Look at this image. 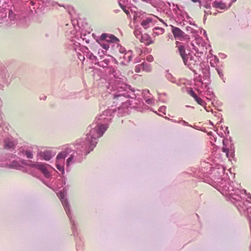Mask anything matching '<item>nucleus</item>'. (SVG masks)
I'll use <instances>...</instances> for the list:
<instances>
[{"label":"nucleus","mask_w":251,"mask_h":251,"mask_svg":"<svg viewBox=\"0 0 251 251\" xmlns=\"http://www.w3.org/2000/svg\"><path fill=\"white\" fill-rule=\"evenodd\" d=\"M105 72L112 78L107 86L108 92L113 97V104L111 108L104 110L97 116L93 123L87 127L88 132L84 139H81L76 144L75 151L70 153L67 159L68 164L80 163L83 156L86 155L92 151L96 146L98 139L101 137L108 128L112 118L116 114L118 117L124 116L127 112V108L132 105V101L129 99H134L140 95L141 91L135 90L131 86L124 82L121 73L116 68L108 67Z\"/></svg>","instance_id":"nucleus-1"},{"label":"nucleus","mask_w":251,"mask_h":251,"mask_svg":"<svg viewBox=\"0 0 251 251\" xmlns=\"http://www.w3.org/2000/svg\"><path fill=\"white\" fill-rule=\"evenodd\" d=\"M13 8L10 9H5L0 7V24L4 22H9L7 25H11L12 24L17 23H23L25 21V18L27 17L29 10L27 7L29 4L32 6L35 3L31 0L25 2L22 0H12Z\"/></svg>","instance_id":"nucleus-2"},{"label":"nucleus","mask_w":251,"mask_h":251,"mask_svg":"<svg viewBox=\"0 0 251 251\" xmlns=\"http://www.w3.org/2000/svg\"><path fill=\"white\" fill-rule=\"evenodd\" d=\"M176 44L178 47V52L185 66L189 68L195 74L197 70H200L202 67V59L201 57L195 54H193L190 52L186 53V47L183 44L178 41L176 42Z\"/></svg>","instance_id":"nucleus-3"},{"label":"nucleus","mask_w":251,"mask_h":251,"mask_svg":"<svg viewBox=\"0 0 251 251\" xmlns=\"http://www.w3.org/2000/svg\"><path fill=\"white\" fill-rule=\"evenodd\" d=\"M64 189H65V192L60 191L58 193L57 196L60 200L65 212L70 219L72 226V229L73 230V233L75 234V232L76 230V225L75 221L73 220V216L71 210L70 205L68 199L66 198L67 193L66 191L67 189H66V187L63 189V190Z\"/></svg>","instance_id":"nucleus-4"},{"label":"nucleus","mask_w":251,"mask_h":251,"mask_svg":"<svg viewBox=\"0 0 251 251\" xmlns=\"http://www.w3.org/2000/svg\"><path fill=\"white\" fill-rule=\"evenodd\" d=\"M0 143H3L5 150L13 151L18 144V140L2 129L0 131Z\"/></svg>","instance_id":"nucleus-5"},{"label":"nucleus","mask_w":251,"mask_h":251,"mask_svg":"<svg viewBox=\"0 0 251 251\" xmlns=\"http://www.w3.org/2000/svg\"><path fill=\"white\" fill-rule=\"evenodd\" d=\"M9 77V75L7 70L3 66L0 67V89L3 88L2 83L8 85L9 81L8 78ZM3 106V102L0 97V127H2L3 124V113L2 112V107Z\"/></svg>","instance_id":"nucleus-6"},{"label":"nucleus","mask_w":251,"mask_h":251,"mask_svg":"<svg viewBox=\"0 0 251 251\" xmlns=\"http://www.w3.org/2000/svg\"><path fill=\"white\" fill-rule=\"evenodd\" d=\"M73 25H74V28L75 29H73V30L70 31V34L71 35L70 37H68L69 39L67 41V43L65 44L66 47L67 49L70 50H73L77 52L80 46V43L77 42L76 39L79 40L78 38V35H76V28L75 27V22L73 21Z\"/></svg>","instance_id":"nucleus-7"},{"label":"nucleus","mask_w":251,"mask_h":251,"mask_svg":"<svg viewBox=\"0 0 251 251\" xmlns=\"http://www.w3.org/2000/svg\"><path fill=\"white\" fill-rule=\"evenodd\" d=\"M212 178L219 185L222 182L224 181V179H226L227 174H225V167L222 165L218 166L217 167L211 168Z\"/></svg>","instance_id":"nucleus-8"},{"label":"nucleus","mask_w":251,"mask_h":251,"mask_svg":"<svg viewBox=\"0 0 251 251\" xmlns=\"http://www.w3.org/2000/svg\"><path fill=\"white\" fill-rule=\"evenodd\" d=\"M72 152V149L71 148L67 147L61 152H59L56 157V167L59 171L61 172V174L63 175L65 173V170L63 165L65 159Z\"/></svg>","instance_id":"nucleus-9"},{"label":"nucleus","mask_w":251,"mask_h":251,"mask_svg":"<svg viewBox=\"0 0 251 251\" xmlns=\"http://www.w3.org/2000/svg\"><path fill=\"white\" fill-rule=\"evenodd\" d=\"M223 151L226 153V156L229 158H233L234 156V147L231 137L229 139L225 138L223 140Z\"/></svg>","instance_id":"nucleus-10"},{"label":"nucleus","mask_w":251,"mask_h":251,"mask_svg":"<svg viewBox=\"0 0 251 251\" xmlns=\"http://www.w3.org/2000/svg\"><path fill=\"white\" fill-rule=\"evenodd\" d=\"M98 53L99 54L100 59L98 58L97 61L95 62V64L99 67H102L103 68H106L109 65L111 60H114L116 63H118L117 61L112 56H105L103 55H101L100 51Z\"/></svg>","instance_id":"nucleus-11"},{"label":"nucleus","mask_w":251,"mask_h":251,"mask_svg":"<svg viewBox=\"0 0 251 251\" xmlns=\"http://www.w3.org/2000/svg\"><path fill=\"white\" fill-rule=\"evenodd\" d=\"M50 166L49 164L38 162H33L32 168L39 171L46 177L49 178L50 174L48 168Z\"/></svg>","instance_id":"nucleus-12"},{"label":"nucleus","mask_w":251,"mask_h":251,"mask_svg":"<svg viewBox=\"0 0 251 251\" xmlns=\"http://www.w3.org/2000/svg\"><path fill=\"white\" fill-rule=\"evenodd\" d=\"M33 147L32 146H24L19 149L18 154L20 157H25L28 159L33 157Z\"/></svg>","instance_id":"nucleus-13"},{"label":"nucleus","mask_w":251,"mask_h":251,"mask_svg":"<svg viewBox=\"0 0 251 251\" xmlns=\"http://www.w3.org/2000/svg\"><path fill=\"white\" fill-rule=\"evenodd\" d=\"M236 0H231V1L227 3L226 1L222 0H215L212 2V6L215 8L221 10H227L232 4V3L236 1Z\"/></svg>","instance_id":"nucleus-14"},{"label":"nucleus","mask_w":251,"mask_h":251,"mask_svg":"<svg viewBox=\"0 0 251 251\" xmlns=\"http://www.w3.org/2000/svg\"><path fill=\"white\" fill-rule=\"evenodd\" d=\"M17 157L16 155L12 153H2L0 155V167H8L11 158Z\"/></svg>","instance_id":"nucleus-15"},{"label":"nucleus","mask_w":251,"mask_h":251,"mask_svg":"<svg viewBox=\"0 0 251 251\" xmlns=\"http://www.w3.org/2000/svg\"><path fill=\"white\" fill-rule=\"evenodd\" d=\"M203 89V91H201L198 90V92L200 94L203 93V95L206 97L207 100H212V99L215 97V95L213 91L210 90V88L208 85L206 84L201 83V87Z\"/></svg>","instance_id":"nucleus-16"},{"label":"nucleus","mask_w":251,"mask_h":251,"mask_svg":"<svg viewBox=\"0 0 251 251\" xmlns=\"http://www.w3.org/2000/svg\"><path fill=\"white\" fill-rule=\"evenodd\" d=\"M100 36L101 40H105V41L108 43H115L119 41V39L113 34L103 33Z\"/></svg>","instance_id":"nucleus-17"},{"label":"nucleus","mask_w":251,"mask_h":251,"mask_svg":"<svg viewBox=\"0 0 251 251\" xmlns=\"http://www.w3.org/2000/svg\"><path fill=\"white\" fill-rule=\"evenodd\" d=\"M54 155V154L52 151H41L39 153V157L43 160L49 161L50 160Z\"/></svg>","instance_id":"nucleus-18"},{"label":"nucleus","mask_w":251,"mask_h":251,"mask_svg":"<svg viewBox=\"0 0 251 251\" xmlns=\"http://www.w3.org/2000/svg\"><path fill=\"white\" fill-rule=\"evenodd\" d=\"M171 26L172 32L176 39H180L183 37L184 33L180 28L173 25Z\"/></svg>","instance_id":"nucleus-19"},{"label":"nucleus","mask_w":251,"mask_h":251,"mask_svg":"<svg viewBox=\"0 0 251 251\" xmlns=\"http://www.w3.org/2000/svg\"><path fill=\"white\" fill-rule=\"evenodd\" d=\"M96 41L105 50H101V52L104 54L109 48V43L105 41V40H101V36L97 37Z\"/></svg>","instance_id":"nucleus-20"},{"label":"nucleus","mask_w":251,"mask_h":251,"mask_svg":"<svg viewBox=\"0 0 251 251\" xmlns=\"http://www.w3.org/2000/svg\"><path fill=\"white\" fill-rule=\"evenodd\" d=\"M8 167L20 170L23 168V166L21 164L20 161L16 160L15 158H11Z\"/></svg>","instance_id":"nucleus-21"},{"label":"nucleus","mask_w":251,"mask_h":251,"mask_svg":"<svg viewBox=\"0 0 251 251\" xmlns=\"http://www.w3.org/2000/svg\"><path fill=\"white\" fill-rule=\"evenodd\" d=\"M141 25L145 29H147L153 25V19L151 17L146 18L142 20Z\"/></svg>","instance_id":"nucleus-22"},{"label":"nucleus","mask_w":251,"mask_h":251,"mask_svg":"<svg viewBox=\"0 0 251 251\" xmlns=\"http://www.w3.org/2000/svg\"><path fill=\"white\" fill-rule=\"evenodd\" d=\"M199 5H200V7H203L207 9V10H204V13H205V15L206 14L208 15V14H211V12L210 10V9H211V5H210L209 3H207L203 1L202 2L201 1Z\"/></svg>","instance_id":"nucleus-23"},{"label":"nucleus","mask_w":251,"mask_h":251,"mask_svg":"<svg viewBox=\"0 0 251 251\" xmlns=\"http://www.w3.org/2000/svg\"><path fill=\"white\" fill-rule=\"evenodd\" d=\"M80 38L82 40L85 41L87 44H89L90 42V32H88V33H81L80 34Z\"/></svg>","instance_id":"nucleus-24"},{"label":"nucleus","mask_w":251,"mask_h":251,"mask_svg":"<svg viewBox=\"0 0 251 251\" xmlns=\"http://www.w3.org/2000/svg\"><path fill=\"white\" fill-rule=\"evenodd\" d=\"M132 53L133 52L131 50H129L125 53L123 57L124 60L126 61L127 63H129L131 61L132 57Z\"/></svg>","instance_id":"nucleus-25"},{"label":"nucleus","mask_w":251,"mask_h":251,"mask_svg":"<svg viewBox=\"0 0 251 251\" xmlns=\"http://www.w3.org/2000/svg\"><path fill=\"white\" fill-rule=\"evenodd\" d=\"M67 178L66 177L63 176L62 179L61 180H57L56 181V186L58 188L63 187L66 183Z\"/></svg>","instance_id":"nucleus-26"},{"label":"nucleus","mask_w":251,"mask_h":251,"mask_svg":"<svg viewBox=\"0 0 251 251\" xmlns=\"http://www.w3.org/2000/svg\"><path fill=\"white\" fill-rule=\"evenodd\" d=\"M153 35L154 36L155 35H161L164 32V29L162 27H155L153 28Z\"/></svg>","instance_id":"nucleus-27"},{"label":"nucleus","mask_w":251,"mask_h":251,"mask_svg":"<svg viewBox=\"0 0 251 251\" xmlns=\"http://www.w3.org/2000/svg\"><path fill=\"white\" fill-rule=\"evenodd\" d=\"M142 69L147 72H150L151 70V65L145 62L141 64Z\"/></svg>","instance_id":"nucleus-28"},{"label":"nucleus","mask_w":251,"mask_h":251,"mask_svg":"<svg viewBox=\"0 0 251 251\" xmlns=\"http://www.w3.org/2000/svg\"><path fill=\"white\" fill-rule=\"evenodd\" d=\"M197 102L198 104L201 106H203L204 107L205 109L209 112L210 110L207 108V107L206 106V103L200 97H197L194 99Z\"/></svg>","instance_id":"nucleus-29"},{"label":"nucleus","mask_w":251,"mask_h":251,"mask_svg":"<svg viewBox=\"0 0 251 251\" xmlns=\"http://www.w3.org/2000/svg\"><path fill=\"white\" fill-rule=\"evenodd\" d=\"M140 40L141 42H144L147 45H150L152 43L147 35H141Z\"/></svg>","instance_id":"nucleus-30"},{"label":"nucleus","mask_w":251,"mask_h":251,"mask_svg":"<svg viewBox=\"0 0 251 251\" xmlns=\"http://www.w3.org/2000/svg\"><path fill=\"white\" fill-rule=\"evenodd\" d=\"M78 50H79L81 52L82 54H83L85 57L87 55V53L90 52L87 47L82 46H80V47L79 48Z\"/></svg>","instance_id":"nucleus-31"},{"label":"nucleus","mask_w":251,"mask_h":251,"mask_svg":"<svg viewBox=\"0 0 251 251\" xmlns=\"http://www.w3.org/2000/svg\"><path fill=\"white\" fill-rule=\"evenodd\" d=\"M20 163L21 165H24L25 166H27L30 167H32L33 162L30 161V160H26L24 159H21L20 161Z\"/></svg>","instance_id":"nucleus-32"},{"label":"nucleus","mask_w":251,"mask_h":251,"mask_svg":"<svg viewBox=\"0 0 251 251\" xmlns=\"http://www.w3.org/2000/svg\"><path fill=\"white\" fill-rule=\"evenodd\" d=\"M166 77L167 79L172 83H176V79L172 75L169 73V71H166Z\"/></svg>","instance_id":"nucleus-33"},{"label":"nucleus","mask_w":251,"mask_h":251,"mask_svg":"<svg viewBox=\"0 0 251 251\" xmlns=\"http://www.w3.org/2000/svg\"><path fill=\"white\" fill-rule=\"evenodd\" d=\"M176 15L177 16H180L181 20H183V19H184L185 16H186V17L187 18H189V16H188L187 13L186 12H185L184 11L181 10L180 9V11H179L178 12V13H176Z\"/></svg>","instance_id":"nucleus-34"},{"label":"nucleus","mask_w":251,"mask_h":251,"mask_svg":"<svg viewBox=\"0 0 251 251\" xmlns=\"http://www.w3.org/2000/svg\"><path fill=\"white\" fill-rule=\"evenodd\" d=\"M87 55L86 57L89 59L90 60H91L92 62H96L98 60V58L95 56L92 52L90 51L88 52L87 54Z\"/></svg>","instance_id":"nucleus-35"},{"label":"nucleus","mask_w":251,"mask_h":251,"mask_svg":"<svg viewBox=\"0 0 251 251\" xmlns=\"http://www.w3.org/2000/svg\"><path fill=\"white\" fill-rule=\"evenodd\" d=\"M134 34L137 38H139V39L141 38V36L142 35L141 34V31L138 29H136L134 31Z\"/></svg>","instance_id":"nucleus-36"},{"label":"nucleus","mask_w":251,"mask_h":251,"mask_svg":"<svg viewBox=\"0 0 251 251\" xmlns=\"http://www.w3.org/2000/svg\"><path fill=\"white\" fill-rule=\"evenodd\" d=\"M173 11L175 12L176 14V13H178V12L180 11V8H179L177 5L173 4Z\"/></svg>","instance_id":"nucleus-37"},{"label":"nucleus","mask_w":251,"mask_h":251,"mask_svg":"<svg viewBox=\"0 0 251 251\" xmlns=\"http://www.w3.org/2000/svg\"><path fill=\"white\" fill-rule=\"evenodd\" d=\"M216 70H217V72L218 75H219L220 77L221 78L223 79L224 75L223 74L222 69L219 68V67H218V68H216Z\"/></svg>","instance_id":"nucleus-38"},{"label":"nucleus","mask_w":251,"mask_h":251,"mask_svg":"<svg viewBox=\"0 0 251 251\" xmlns=\"http://www.w3.org/2000/svg\"><path fill=\"white\" fill-rule=\"evenodd\" d=\"M77 56L80 61H84L85 60V55L81 52H77Z\"/></svg>","instance_id":"nucleus-39"},{"label":"nucleus","mask_w":251,"mask_h":251,"mask_svg":"<svg viewBox=\"0 0 251 251\" xmlns=\"http://www.w3.org/2000/svg\"><path fill=\"white\" fill-rule=\"evenodd\" d=\"M221 128L222 130H223L224 131V133L226 135L229 134V130H228V127L227 126L224 127L222 126H221Z\"/></svg>","instance_id":"nucleus-40"},{"label":"nucleus","mask_w":251,"mask_h":251,"mask_svg":"<svg viewBox=\"0 0 251 251\" xmlns=\"http://www.w3.org/2000/svg\"><path fill=\"white\" fill-rule=\"evenodd\" d=\"M73 163L70 162L69 164H68V161H66V171L67 173H69L71 171V168L70 167V166L73 164Z\"/></svg>","instance_id":"nucleus-41"},{"label":"nucleus","mask_w":251,"mask_h":251,"mask_svg":"<svg viewBox=\"0 0 251 251\" xmlns=\"http://www.w3.org/2000/svg\"><path fill=\"white\" fill-rule=\"evenodd\" d=\"M188 93L194 99H195V98L198 97L197 96V95L196 94L195 92L192 89H189Z\"/></svg>","instance_id":"nucleus-42"},{"label":"nucleus","mask_w":251,"mask_h":251,"mask_svg":"<svg viewBox=\"0 0 251 251\" xmlns=\"http://www.w3.org/2000/svg\"><path fill=\"white\" fill-rule=\"evenodd\" d=\"M153 57L151 55H148L146 57V60L149 62H152L153 61Z\"/></svg>","instance_id":"nucleus-43"},{"label":"nucleus","mask_w":251,"mask_h":251,"mask_svg":"<svg viewBox=\"0 0 251 251\" xmlns=\"http://www.w3.org/2000/svg\"><path fill=\"white\" fill-rule=\"evenodd\" d=\"M142 69V67L141 64L137 65L136 66L135 68V71L136 73H139L141 71V70Z\"/></svg>","instance_id":"nucleus-44"},{"label":"nucleus","mask_w":251,"mask_h":251,"mask_svg":"<svg viewBox=\"0 0 251 251\" xmlns=\"http://www.w3.org/2000/svg\"><path fill=\"white\" fill-rule=\"evenodd\" d=\"M166 109V107L165 106H162L159 109V111L163 113L164 114H166L165 111Z\"/></svg>","instance_id":"nucleus-45"},{"label":"nucleus","mask_w":251,"mask_h":251,"mask_svg":"<svg viewBox=\"0 0 251 251\" xmlns=\"http://www.w3.org/2000/svg\"><path fill=\"white\" fill-rule=\"evenodd\" d=\"M146 102L149 104H151L153 103L154 100L152 99H148L146 100Z\"/></svg>","instance_id":"nucleus-46"},{"label":"nucleus","mask_w":251,"mask_h":251,"mask_svg":"<svg viewBox=\"0 0 251 251\" xmlns=\"http://www.w3.org/2000/svg\"><path fill=\"white\" fill-rule=\"evenodd\" d=\"M119 51L122 53H125L126 52V49L124 48L120 47V48L119 49Z\"/></svg>","instance_id":"nucleus-47"},{"label":"nucleus","mask_w":251,"mask_h":251,"mask_svg":"<svg viewBox=\"0 0 251 251\" xmlns=\"http://www.w3.org/2000/svg\"><path fill=\"white\" fill-rule=\"evenodd\" d=\"M142 95L144 97L146 94L149 93V90H145L142 92H141Z\"/></svg>","instance_id":"nucleus-48"},{"label":"nucleus","mask_w":251,"mask_h":251,"mask_svg":"<svg viewBox=\"0 0 251 251\" xmlns=\"http://www.w3.org/2000/svg\"><path fill=\"white\" fill-rule=\"evenodd\" d=\"M120 6H121V7L124 10V11L126 14H128L129 13V11L127 10H126V9L124 8V6L122 5L121 4H120Z\"/></svg>","instance_id":"nucleus-49"},{"label":"nucleus","mask_w":251,"mask_h":251,"mask_svg":"<svg viewBox=\"0 0 251 251\" xmlns=\"http://www.w3.org/2000/svg\"><path fill=\"white\" fill-rule=\"evenodd\" d=\"M186 30L191 32H193L194 29H192L191 27L187 26L186 27Z\"/></svg>","instance_id":"nucleus-50"},{"label":"nucleus","mask_w":251,"mask_h":251,"mask_svg":"<svg viewBox=\"0 0 251 251\" xmlns=\"http://www.w3.org/2000/svg\"><path fill=\"white\" fill-rule=\"evenodd\" d=\"M141 61V58L140 57H136L134 60V63H138Z\"/></svg>","instance_id":"nucleus-51"},{"label":"nucleus","mask_w":251,"mask_h":251,"mask_svg":"<svg viewBox=\"0 0 251 251\" xmlns=\"http://www.w3.org/2000/svg\"><path fill=\"white\" fill-rule=\"evenodd\" d=\"M213 0H205L204 1H205V2L207 3H209V5H211L212 3V1Z\"/></svg>","instance_id":"nucleus-52"},{"label":"nucleus","mask_w":251,"mask_h":251,"mask_svg":"<svg viewBox=\"0 0 251 251\" xmlns=\"http://www.w3.org/2000/svg\"><path fill=\"white\" fill-rule=\"evenodd\" d=\"M181 122L183 123V125L189 126L188 123L187 122H185V121L181 120Z\"/></svg>","instance_id":"nucleus-53"},{"label":"nucleus","mask_w":251,"mask_h":251,"mask_svg":"<svg viewBox=\"0 0 251 251\" xmlns=\"http://www.w3.org/2000/svg\"><path fill=\"white\" fill-rule=\"evenodd\" d=\"M192 1H193V2H199V4L201 2V0H191Z\"/></svg>","instance_id":"nucleus-54"},{"label":"nucleus","mask_w":251,"mask_h":251,"mask_svg":"<svg viewBox=\"0 0 251 251\" xmlns=\"http://www.w3.org/2000/svg\"><path fill=\"white\" fill-rule=\"evenodd\" d=\"M218 134L221 136V137H224V133L221 132H217Z\"/></svg>","instance_id":"nucleus-55"},{"label":"nucleus","mask_w":251,"mask_h":251,"mask_svg":"<svg viewBox=\"0 0 251 251\" xmlns=\"http://www.w3.org/2000/svg\"><path fill=\"white\" fill-rule=\"evenodd\" d=\"M120 10L118 9V10H114V12L116 13H118Z\"/></svg>","instance_id":"nucleus-56"},{"label":"nucleus","mask_w":251,"mask_h":251,"mask_svg":"<svg viewBox=\"0 0 251 251\" xmlns=\"http://www.w3.org/2000/svg\"><path fill=\"white\" fill-rule=\"evenodd\" d=\"M203 34L205 35V36L206 35V32L205 30H203Z\"/></svg>","instance_id":"nucleus-57"},{"label":"nucleus","mask_w":251,"mask_h":251,"mask_svg":"<svg viewBox=\"0 0 251 251\" xmlns=\"http://www.w3.org/2000/svg\"><path fill=\"white\" fill-rule=\"evenodd\" d=\"M76 23H77V25H78V27H79V28H80V27H79V23H78V22L76 21Z\"/></svg>","instance_id":"nucleus-58"},{"label":"nucleus","mask_w":251,"mask_h":251,"mask_svg":"<svg viewBox=\"0 0 251 251\" xmlns=\"http://www.w3.org/2000/svg\"><path fill=\"white\" fill-rule=\"evenodd\" d=\"M210 124L211 125H213V124L212 122L210 121Z\"/></svg>","instance_id":"nucleus-59"},{"label":"nucleus","mask_w":251,"mask_h":251,"mask_svg":"<svg viewBox=\"0 0 251 251\" xmlns=\"http://www.w3.org/2000/svg\"><path fill=\"white\" fill-rule=\"evenodd\" d=\"M13 79V78L11 77L10 78V81H12V79Z\"/></svg>","instance_id":"nucleus-60"},{"label":"nucleus","mask_w":251,"mask_h":251,"mask_svg":"<svg viewBox=\"0 0 251 251\" xmlns=\"http://www.w3.org/2000/svg\"><path fill=\"white\" fill-rule=\"evenodd\" d=\"M121 64H125V63L123 62H121Z\"/></svg>","instance_id":"nucleus-61"},{"label":"nucleus","mask_w":251,"mask_h":251,"mask_svg":"<svg viewBox=\"0 0 251 251\" xmlns=\"http://www.w3.org/2000/svg\"><path fill=\"white\" fill-rule=\"evenodd\" d=\"M193 25L196 26V25L195 24H193Z\"/></svg>","instance_id":"nucleus-62"},{"label":"nucleus","mask_w":251,"mask_h":251,"mask_svg":"<svg viewBox=\"0 0 251 251\" xmlns=\"http://www.w3.org/2000/svg\"><path fill=\"white\" fill-rule=\"evenodd\" d=\"M210 111L213 113V110L212 109L210 110Z\"/></svg>","instance_id":"nucleus-63"}]
</instances>
